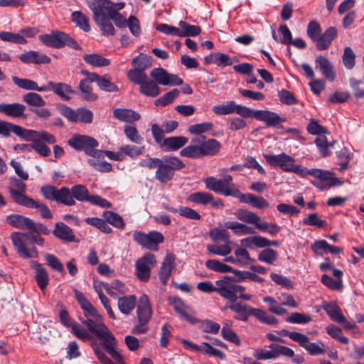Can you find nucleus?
<instances>
[{
    "mask_svg": "<svg viewBox=\"0 0 364 364\" xmlns=\"http://www.w3.org/2000/svg\"><path fill=\"white\" fill-rule=\"evenodd\" d=\"M80 306L86 317V319L82 321V323L88 328L92 333L103 342L107 353L119 364H123L120 353L115 349L117 342L114 336L102 323L101 316L96 309L89 301Z\"/></svg>",
    "mask_w": 364,
    "mask_h": 364,
    "instance_id": "1",
    "label": "nucleus"
},
{
    "mask_svg": "<svg viewBox=\"0 0 364 364\" xmlns=\"http://www.w3.org/2000/svg\"><path fill=\"white\" fill-rule=\"evenodd\" d=\"M307 176H311L318 180V182L313 183V184L321 191L328 189L333 186H341L342 184V182L334 176V173L333 172L323 169H309L304 167L301 177L305 178Z\"/></svg>",
    "mask_w": 364,
    "mask_h": 364,
    "instance_id": "2",
    "label": "nucleus"
},
{
    "mask_svg": "<svg viewBox=\"0 0 364 364\" xmlns=\"http://www.w3.org/2000/svg\"><path fill=\"white\" fill-rule=\"evenodd\" d=\"M264 157L272 166L279 167L285 172L294 173L300 177L302 175L304 166L296 164L295 159L285 153L278 155L266 154Z\"/></svg>",
    "mask_w": 364,
    "mask_h": 364,
    "instance_id": "3",
    "label": "nucleus"
},
{
    "mask_svg": "<svg viewBox=\"0 0 364 364\" xmlns=\"http://www.w3.org/2000/svg\"><path fill=\"white\" fill-rule=\"evenodd\" d=\"M68 144L77 151H84L89 156L100 157L101 151L97 149L98 141L87 135H75L68 141Z\"/></svg>",
    "mask_w": 364,
    "mask_h": 364,
    "instance_id": "4",
    "label": "nucleus"
},
{
    "mask_svg": "<svg viewBox=\"0 0 364 364\" xmlns=\"http://www.w3.org/2000/svg\"><path fill=\"white\" fill-rule=\"evenodd\" d=\"M215 284L216 292L231 302L237 300L238 293L245 290L244 287L235 284L232 278L228 276H225L223 279L217 280Z\"/></svg>",
    "mask_w": 364,
    "mask_h": 364,
    "instance_id": "5",
    "label": "nucleus"
},
{
    "mask_svg": "<svg viewBox=\"0 0 364 364\" xmlns=\"http://www.w3.org/2000/svg\"><path fill=\"white\" fill-rule=\"evenodd\" d=\"M72 196L78 201H87L101 208H110L111 203L98 195H90L84 185H75L71 188Z\"/></svg>",
    "mask_w": 364,
    "mask_h": 364,
    "instance_id": "6",
    "label": "nucleus"
},
{
    "mask_svg": "<svg viewBox=\"0 0 364 364\" xmlns=\"http://www.w3.org/2000/svg\"><path fill=\"white\" fill-rule=\"evenodd\" d=\"M133 239L139 245L150 250H157L159 245L164 240V237L160 232L150 231L147 234L140 231L133 233Z\"/></svg>",
    "mask_w": 364,
    "mask_h": 364,
    "instance_id": "7",
    "label": "nucleus"
},
{
    "mask_svg": "<svg viewBox=\"0 0 364 364\" xmlns=\"http://www.w3.org/2000/svg\"><path fill=\"white\" fill-rule=\"evenodd\" d=\"M28 235L19 232H13L11 235L12 243L15 247L18 254L23 259L37 258L38 252L35 247L27 248L26 247V240Z\"/></svg>",
    "mask_w": 364,
    "mask_h": 364,
    "instance_id": "8",
    "label": "nucleus"
},
{
    "mask_svg": "<svg viewBox=\"0 0 364 364\" xmlns=\"http://www.w3.org/2000/svg\"><path fill=\"white\" fill-rule=\"evenodd\" d=\"M156 263L155 256L152 253H146L135 263V272L137 278L141 282H147L150 278L151 269Z\"/></svg>",
    "mask_w": 364,
    "mask_h": 364,
    "instance_id": "9",
    "label": "nucleus"
},
{
    "mask_svg": "<svg viewBox=\"0 0 364 364\" xmlns=\"http://www.w3.org/2000/svg\"><path fill=\"white\" fill-rule=\"evenodd\" d=\"M9 182V193L11 198L16 204L23 206L31 198L25 194L26 183L16 177H11Z\"/></svg>",
    "mask_w": 364,
    "mask_h": 364,
    "instance_id": "10",
    "label": "nucleus"
},
{
    "mask_svg": "<svg viewBox=\"0 0 364 364\" xmlns=\"http://www.w3.org/2000/svg\"><path fill=\"white\" fill-rule=\"evenodd\" d=\"M213 112L216 115H228L237 114L239 116L247 118L249 107L237 105L235 101H228L225 104L215 105L212 108Z\"/></svg>",
    "mask_w": 364,
    "mask_h": 364,
    "instance_id": "11",
    "label": "nucleus"
},
{
    "mask_svg": "<svg viewBox=\"0 0 364 364\" xmlns=\"http://www.w3.org/2000/svg\"><path fill=\"white\" fill-rule=\"evenodd\" d=\"M150 76L156 84L165 86H175L183 84V80L176 75L168 73L166 70L161 68H154Z\"/></svg>",
    "mask_w": 364,
    "mask_h": 364,
    "instance_id": "12",
    "label": "nucleus"
},
{
    "mask_svg": "<svg viewBox=\"0 0 364 364\" xmlns=\"http://www.w3.org/2000/svg\"><path fill=\"white\" fill-rule=\"evenodd\" d=\"M89 9L93 13V19L98 21L102 17L107 16L115 5L109 0H86Z\"/></svg>",
    "mask_w": 364,
    "mask_h": 364,
    "instance_id": "13",
    "label": "nucleus"
},
{
    "mask_svg": "<svg viewBox=\"0 0 364 364\" xmlns=\"http://www.w3.org/2000/svg\"><path fill=\"white\" fill-rule=\"evenodd\" d=\"M38 39L46 46L61 48H63V43L67 40V33L54 30L50 33L40 35Z\"/></svg>",
    "mask_w": 364,
    "mask_h": 364,
    "instance_id": "14",
    "label": "nucleus"
},
{
    "mask_svg": "<svg viewBox=\"0 0 364 364\" xmlns=\"http://www.w3.org/2000/svg\"><path fill=\"white\" fill-rule=\"evenodd\" d=\"M248 117H254L265 122L269 127H275L282 122V118L275 112L269 110H252L249 108Z\"/></svg>",
    "mask_w": 364,
    "mask_h": 364,
    "instance_id": "15",
    "label": "nucleus"
},
{
    "mask_svg": "<svg viewBox=\"0 0 364 364\" xmlns=\"http://www.w3.org/2000/svg\"><path fill=\"white\" fill-rule=\"evenodd\" d=\"M152 308L149 297L143 294L139 297L136 314L139 323H148L152 316Z\"/></svg>",
    "mask_w": 364,
    "mask_h": 364,
    "instance_id": "16",
    "label": "nucleus"
},
{
    "mask_svg": "<svg viewBox=\"0 0 364 364\" xmlns=\"http://www.w3.org/2000/svg\"><path fill=\"white\" fill-rule=\"evenodd\" d=\"M202 156H214L221 148L220 143L215 139H206L205 136L197 137Z\"/></svg>",
    "mask_w": 364,
    "mask_h": 364,
    "instance_id": "17",
    "label": "nucleus"
},
{
    "mask_svg": "<svg viewBox=\"0 0 364 364\" xmlns=\"http://www.w3.org/2000/svg\"><path fill=\"white\" fill-rule=\"evenodd\" d=\"M26 109L24 105L18 102L0 104V113L9 117L26 119Z\"/></svg>",
    "mask_w": 364,
    "mask_h": 364,
    "instance_id": "18",
    "label": "nucleus"
},
{
    "mask_svg": "<svg viewBox=\"0 0 364 364\" xmlns=\"http://www.w3.org/2000/svg\"><path fill=\"white\" fill-rule=\"evenodd\" d=\"M205 187L217 193L223 194L225 196L237 197L240 196V191H230L225 188L223 186V182L220 179L215 178L214 177H208L204 181Z\"/></svg>",
    "mask_w": 364,
    "mask_h": 364,
    "instance_id": "19",
    "label": "nucleus"
},
{
    "mask_svg": "<svg viewBox=\"0 0 364 364\" xmlns=\"http://www.w3.org/2000/svg\"><path fill=\"white\" fill-rule=\"evenodd\" d=\"M19 60L26 64H49L51 61L50 57L46 54L36 50L26 51L19 55Z\"/></svg>",
    "mask_w": 364,
    "mask_h": 364,
    "instance_id": "20",
    "label": "nucleus"
},
{
    "mask_svg": "<svg viewBox=\"0 0 364 364\" xmlns=\"http://www.w3.org/2000/svg\"><path fill=\"white\" fill-rule=\"evenodd\" d=\"M316 68H318L322 75L329 81H333L336 78V73L333 66L331 62L322 55L318 56L315 60Z\"/></svg>",
    "mask_w": 364,
    "mask_h": 364,
    "instance_id": "21",
    "label": "nucleus"
},
{
    "mask_svg": "<svg viewBox=\"0 0 364 364\" xmlns=\"http://www.w3.org/2000/svg\"><path fill=\"white\" fill-rule=\"evenodd\" d=\"M6 223L18 229L30 230V228L33 227V220L29 218L23 216L18 214L9 215L6 218Z\"/></svg>",
    "mask_w": 364,
    "mask_h": 364,
    "instance_id": "22",
    "label": "nucleus"
},
{
    "mask_svg": "<svg viewBox=\"0 0 364 364\" xmlns=\"http://www.w3.org/2000/svg\"><path fill=\"white\" fill-rule=\"evenodd\" d=\"M175 267V257L173 255H167L161 264L159 273V279L162 284H166Z\"/></svg>",
    "mask_w": 364,
    "mask_h": 364,
    "instance_id": "23",
    "label": "nucleus"
},
{
    "mask_svg": "<svg viewBox=\"0 0 364 364\" xmlns=\"http://www.w3.org/2000/svg\"><path fill=\"white\" fill-rule=\"evenodd\" d=\"M24 133V140H36V139H38L41 141L49 144H53L56 141L55 137L46 131H36L26 129Z\"/></svg>",
    "mask_w": 364,
    "mask_h": 364,
    "instance_id": "24",
    "label": "nucleus"
},
{
    "mask_svg": "<svg viewBox=\"0 0 364 364\" xmlns=\"http://www.w3.org/2000/svg\"><path fill=\"white\" fill-rule=\"evenodd\" d=\"M188 141V138L183 136H171L164 139L160 147L165 151H176L186 144Z\"/></svg>",
    "mask_w": 364,
    "mask_h": 364,
    "instance_id": "25",
    "label": "nucleus"
},
{
    "mask_svg": "<svg viewBox=\"0 0 364 364\" xmlns=\"http://www.w3.org/2000/svg\"><path fill=\"white\" fill-rule=\"evenodd\" d=\"M53 232L60 240L68 242L75 241V237L73 230L63 223H56Z\"/></svg>",
    "mask_w": 364,
    "mask_h": 364,
    "instance_id": "26",
    "label": "nucleus"
},
{
    "mask_svg": "<svg viewBox=\"0 0 364 364\" xmlns=\"http://www.w3.org/2000/svg\"><path fill=\"white\" fill-rule=\"evenodd\" d=\"M243 203H248L252 207L263 209L269 207V203L262 197L256 196L251 193L242 194L240 191V196L237 197Z\"/></svg>",
    "mask_w": 364,
    "mask_h": 364,
    "instance_id": "27",
    "label": "nucleus"
},
{
    "mask_svg": "<svg viewBox=\"0 0 364 364\" xmlns=\"http://www.w3.org/2000/svg\"><path fill=\"white\" fill-rule=\"evenodd\" d=\"M225 308L229 309L233 312L237 314V316H235V318L245 321L250 316V311L252 307L245 304L237 302L235 301H232L229 304H226Z\"/></svg>",
    "mask_w": 364,
    "mask_h": 364,
    "instance_id": "28",
    "label": "nucleus"
},
{
    "mask_svg": "<svg viewBox=\"0 0 364 364\" xmlns=\"http://www.w3.org/2000/svg\"><path fill=\"white\" fill-rule=\"evenodd\" d=\"M113 117L121 122L132 123L138 121L140 114L130 109L117 108L113 110Z\"/></svg>",
    "mask_w": 364,
    "mask_h": 364,
    "instance_id": "29",
    "label": "nucleus"
},
{
    "mask_svg": "<svg viewBox=\"0 0 364 364\" xmlns=\"http://www.w3.org/2000/svg\"><path fill=\"white\" fill-rule=\"evenodd\" d=\"M31 264L36 270L35 279L36 283L40 289L44 291L49 282L48 272L43 265L38 262L33 261Z\"/></svg>",
    "mask_w": 364,
    "mask_h": 364,
    "instance_id": "30",
    "label": "nucleus"
},
{
    "mask_svg": "<svg viewBox=\"0 0 364 364\" xmlns=\"http://www.w3.org/2000/svg\"><path fill=\"white\" fill-rule=\"evenodd\" d=\"M336 34L337 31L334 27H330L326 29L316 41L317 49L319 50H326L336 36Z\"/></svg>",
    "mask_w": 364,
    "mask_h": 364,
    "instance_id": "31",
    "label": "nucleus"
},
{
    "mask_svg": "<svg viewBox=\"0 0 364 364\" xmlns=\"http://www.w3.org/2000/svg\"><path fill=\"white\" fill-rule=\"evenodd\" d=\"M204 63L206 65L215 64L218 66L225 67L232 65L230 57L222 53H211L204 58Z\"/></svg>",
    "mask_w": 364,
    "mask_h": 364,
    "instance_id": "32",
    "label": "nucleus"
},
{
    "mask_svg": "<svg viewBox=\"0 0 364 364\" xmlns=\"http://www.w3.org/2000/svg\"><path fill=\"white\" fill-rule=\"evenodd\" d=\"M136 297L134 295L124 296L118 298L117 306L120 312L129 315L135 308Z\"/></svg>",
    "mask_w": 364,
    "mask_h": 364,
    "instance_id": "33",
    "label": "nucleus"
},
{
    "mask_svg": "<svg viewBox=\"0 0 364 364\" xmlns=\"http://www.w3.org/2000/svg\"><path fill=\"white\" fill-rule=\"evenodd\" d=\"M224 227L231 230L235 235L239 236L254 235L255 233L254 228L252 227L237 221H227L224 223Z\"/></svg>",
    "mask_w": 364,
    "mask_h": 364,
    "instance_id": "34",
    "label": "nucleus"
},
{
    "mask_svg": "<svg viewBox=\"0 0 364 364\" xmlns=\"http://www.w3.org/2000/svg\"><path fill=\"white\" fill-rule=\"evenodd\" d=\"M52 91L57 95L63 101H68L71 95L74 94V90L72 87L63 82L54 83L50 81Z\"/></svg>",
    "mask_w": 364,
    "mask_h": 364,
    "instance_id": "35",
    "label": "nucleus"
},
{
    "mask_svg": "<svg viewBox=\"0 0 364 364\" xmlns=\"http://www.w3.org/2000/svg\"><path fill=\"white\" fill-rule=\"evenodd\" d=\"M95 82L94 77L85 78L80 82L79 88L82 97L87 101H95L97 99V95L92 92V83Z\"/></svg>",
    "mask_w": 364,
    "mask_h": 364,
    "instance_id": "36",
    "label": "nucleus"
},
{
    "mask_svg": "<svg viewBox=\"0 0 364 364\" xmlns=\"http://www.w3.org/2000/svg\"><path fill=\"white\" fill-rule=\"evenodd\" d=\"M25 129L18 125L0 120V135L4 137L9 136L10 133L13 132L23 139Z\"/></svg>",
    "mask_w": 364,
    "mask_h": 364,
    "instance_id": "37",
    "label": "nucleus"
},
{
    "mask_svg": "<svg viewBox=\"0 0 364 364\" xmlns=\"http://www.w3.org/2000/svg\"><path fill=\"white\" fill-rule=\"evenodd\" d=\"M174 176V172L172 171L161 159L159 163L156 171L155 173V178L161 183H166L170 181Z\"/></svg>",
    "mask_w": 364,
    "mask_h": 364,
    "instance_id": "38",
    "label": "nucleus"
},
{
    "mask_svg": "<svg viewBox=\"0 0 364 364\" xmlns=\"http://www.w3.org/2000/svg\"><path fill=\"white\" fill-rule=\"evenodd\" d=\"M304 340L299 343V345L304 348L309 355H318L323 354L325 352L324 344L323 343H309V338L307 336L303 334Z\"/></svg>",
    "mask_w": 364,
    "mask_h": 364,
    "instance_id": "39",
    "label": "nucleus"
},
{
    "mask_svg": "<svg viewBox=\"0 0 364 364\" xmlns=\"http://www.w3.org/2000/svg\"><path fill=\"white\" fill-rule=\"evenodd\" d=\"M92 76L94 77L97 86L103 91L114 92L119 90L118 87L111 82L108 75L100 76L97 74H92Z\"/></svg>",
    "mask_w": 364,
    "mask_h": 364,
    "instance_id": "40",
    "label": "nucleus"
},
{
    "mask_svg": "<svg viewBox=\"0 0 364 364\" xmlns=\"http://www.w3.org/2000/svg\"><path fill=\"white\" fill-rule=\"evenodd\" d=\"M100 157L90 156L87 159L88 164L95 170L100 172H109L112 171V166L109 163L104 160L103 151L100 150Z\"/></svg>",
    "mask_w": 364,
    "mask_h": 364,
    "instance_id": "41",
    "label": "nucleus"
},
{
    "mask_svg": "<svg viewBox=\"0 0 364 364\" xmlns=\"http://www.w3.org/2000/svg\"><path fill=\"white\" fill-rule=\"evenodd\" d=\"M125 4L124 2H120L115 4L109 15L107 16L111 20H112L114 24L119 28H125L127 26V21L126 18L119 13H118L119 10H121L124 8Z\"/></svg>",
    "mask_w": 364,
    "mask_h": 364,
    "instance_id": "42",
    "label": "nucleus"
},
{
    "mask_svg": "<svg viewBox=\"0 0 364 364\" xmlns=\"http://www.w3.org/2000/svg\"><path fill=\"white\" fill-rule=\"evenodd\" d=\"M180 155L183 157L200 159L202 156L197 137L191 140V144L182 149Z\"/></svg>",
    "mask_w": 364,
    "mask_h": 364,
    "instance_id": "43",
    "label": "nucleus"
},
{
    "mask_svg": "<svg viewBox=\"0 0 364 364\" xmlns=\"http://www.w3.org/2000/svg\"><path fill=\"white\" fill-rule=\"evenodd\" d=\"M178 25L181 29L178 28L177 36H196L201 33V29L199 26L191 25L186 21H180Z\"/></svg>",
    "mask_w": 364,
    "mask_h": 364,
    "instance_id": "44",
    "label": "nucleus"
},
{
    "mask_svg": "<svg viewBox=\"0 0 364 364\" xmlns=\"http://www.w3.org/2000/svg\"><path fill=\"white\" fill-rule=\"evenodd\" d=\"M139 91L145 96L155 97L160 94L161 90L154 80L146 79L140 85Z\"/></svg>",
    "mask_w": 364,
    "mask_h": 364,
    "instance_id": "45",
    "label": "nucleus"
},
{
    "mask_svg": "<svg viewBox=\"0 0 364 364\" xmlns=\"http://www.w3.org/2000/svg\"><path fill=\"white\" fill-rule=\"evenodd\" d=\"M82 58L86 63L93 67L102 68L110 64L109 59L97 53L85 54Z\"/></svg>",
    "mask_w": 364,
    "mask_h": 364,
    "instance_id": "46",
    "label": "nucleus"
},
{
    "mask_svg": "<svg viewBox=\"0 0 364 364\" xmlns=\"http://www.w3.org/2000/svg\"><path fill=\"white\" fill-rule=\"evenodd\" d=\"M28 208H36L38 210L42 218L50 219L53 216L48 207L39 200L30 198V200L23 205Z\"/></svg>",
    "mask_w": 364,
    "mask_h": 364,
    "instance_id": "47",
    "label": "nucleus"
},
{
    "mask_svg": "<svg viewBox=\"0 0 364 364\" xmlns=\"http://www.w3.org/2000/svg\"><path fill=\"white\" fill-rule=\"evenodd\" d=\"M71 20L75 26L85 32L90 31L88 18L81 11H75L71 14Z\"/></svg>",
    "mask_w": 364,
    "mask_h": 364,
    "instance_id": "48",
    "label": "nucleus"
},
{
    "mask_svg": "<svg viewBox=\"0 0 364 364\" xmlns=\"http://www.w3.org/2000/svg\"><path fill=\"white\" fill-rule=\"evenodd\" d=\"M55 201L68 206L75 205V200L72 196L71 189L70 190L66 187H62L58 189Z\"/></svg>",
    "mask_w": 364,
    "mask_h": 364,
    "instance_id": "49",
    "label": "nucleus"
},
{
    "mask_svg": "<svg viewBox=\"0 0 364 364\" xmlns=\"http://www.w3.org/2000/svg\"><path fill=\"white\" fill-rule=\"evenodd\" d=\"M328 316L335 322L344 321V316L340 307L335 303H328L323 306Z\"/></svg>",
    "mask_w": 364,
    "mask_h": 364,
    "instance_id": "50",
    "label": "nucleus"
},
{
    "mask_svg": "<svg viewBox=\"0 0 364 364\" xmlns=\"http://www.w3.org/2000/svg\"><path fill=\"white\" fill-rule=\"evenodd\" d=\"M172 304L174 309L187 321L194 323L195 318L188 312V308L178 298L173 299Z\"/></svg>",
    "mask_w": 364,
    "mask_h": 364,
    "instance_id": "51",
    "label": "nucleus"
},
{
    "mask_svg": "<svg viewBox=\"0 0 364 364\" xmlns=\"http://www.w3.org/2000/svg\"><path fill=\"white\" fill-rule=\"evenodd\" d=\"M103 218L106 222L118 229H124L125 223L123 218L117 213L112 211H105Z\"/></svg>",
    "mask_w": 364,
    "mask_h": 364,
    "instance_id": "52",
    "label": "nucleus"
},
{
    "mask_svg": "<svg viewBox=\"0 0 364 364\" xmlns=\"http://www.w3.org/2000/svg\"><path fill=\"white\" fill-rule=\"evenodd\" d=\"M235 215L238 220L247 224H252L255 225V223L259 221V215L247 210H237L235 213Z\"/></svg>",
    "mask_w": 364,
    "mask_h": 364,
    "instance_id": "53",
    "label": "nucleus"
},
{
    "mask_svg": "<svg viewBox=\"0 0 364 364\" xmlns=\"http://www.w3.org/2000/svg\"><path fill=\"white\" fill-rule=\"evenodd\" d=\"M0 39L4 42L25 45L27 40L20 33L9 31H0Z\"/></svg>",
    "mask_w": 364,
    "mask_h": 364,
    "instance_id": "54",
    "label": "nucleus"
},
{
    "mask_svg": "<svg viewBox=\"0 0 364 364\" xmlns=\"http://www.w3.org/2000/svg\"><path fill=\"white\" fill-rule=\"evenodd\" d=\"M262 236L252 235L240 240V245L245 249L262 248Z\"/></svg>",
    "mask_w": 364,
    "mask_h": 364,
    "instance_id": "55",
    "label": "nucleus"
},
{
    "mask_svg": "<svg viewBox=\"0 0 364 364\" xmlns=\"http://www.w3.org/2000/svg\"><path fill=\"white\" fill-rule=\"evenodd\" d=\"M274 343H271L269 346V350L263 348H257L254 351L253 356L259 360H266L276 359L275 348L272 347Z\"/></svg>",
    "mask_w": 364,
    "mask_h": 364,
    "instance_id": "56",
    "label": "nucleus"
},
{
    "mask_svg": "<svg viewBox=\"0 0 364 364\" xmlns=\"http://www.w3.org/2000/svg\"><path fill=\"white\" fill-rule=\"evenodd\" d=\"M263 301L267 303L269 310L276 315H284L287 313V311L282 306L279 301H277L271 296L263 297Z\"/></svg>",
    "mask_w": 364,
    "mask_h": 364,
    "instance_id": "57",
    "label": "nucleus"
},
{
    "mask_svg": "<svg viewBox=\"0 0 364 364\" xmlns=\"http://www.w3.org/2000/svg\"><path fill=\"white\" fill-rule=\"evenodd\" d=\"M23 100L28 105L31 107H43L46 105V101L38 93L28 92L23 96Z\"/></svg>",
    "mask_w": 364,
    "mask_h": 364,
    "instance_id": "58",
    "label": "nucleus"
},
{
    "mask_svg": "<svg viewBox=\"0 0 364 364\" xmlns=\"http://www.w3.org/2000/svg\"><path fill=\"white\" fill-rule=\"evenodd\" d=\"M277 252L271 248H266L258 255V260L268 264H273L277 260Z\"/></svg>",
    "mask_w": 364,
    "mask_h": 364,
    "instance_id": "59",
    "label": "nucleus"
},
{
    "mask_svg": "<svg viewBox=\"0 0 364 364\" xmlns=\"http://www.w3.org/2000/svg\"><path fill=\"white\" fill-rule=\"evenodd\" d=\"M209 236L214 242L220 241L225 243H230V234L225 229L213 228L209 232Z\"/></svg>",
    "mask_w": 364,
    "mask_h": 364,
    "instance_id": "60",
    "label": "nucleus"
},
{
    "mask_svg": "<svg viewBox=\"0 0 364 364\" xmlns=\"http://www.w3.org/2000/svg\"><path fill=\"white\" fill-rule=\"evenodd\" d=\"M205 267L210 270L220 273L232 272V268L230 266L216 259L207 260L205 262Z\"/></svg>",
    "mask_w": 364,
    "mask_h": 364,
    "instance_id": "61",
    "label": "nucleus"
},
{
    "mask_svg": "<svg viewBox=\"0 0 364 364\" xmlns=\"http://www.w3.org/2000/svg\"><path fill=\"white\" fill-rule=\"evenodd\" d=\"M178 95L179 90L177 89H173L166 92L162 97L156 99L154 102V105L156 106L165 107L172 103L174 101V100L178 96Z\"/></svg>",
    "mask_w": 364,
    "mask_h": 364,
    "instance_id": "62",
    "label": "nucleus"
},
{
    "mask_svg": "<svg viewBox=\"0 0 364 364\" xmlns=\"http://www.w3.org/2000/svg\"><path fill=\"white\" fill-rule=\"evenodd\" d=\"M134 68L145 70L151 65V58L147 55L141 53L132 60Z\"/></svg>",
    "mask_w": 364,
    "mask_h": 364,
    "instance_id": "63",
    "label": "nucleus"
},
{
    "mask_svg": "<svg viewBox=\"0 0 364 364\" xmlns=\"http://www.w3.org/2000/svg\"><path fill=\"white\" fill-rule=\"evenodd\" d=\"M124 132L127 138L136 144H140L143 141V137L139 134L138 130L134 125H125Z\"/></svg>",
    "mask_w": 364,
    "mask_h": 364,
    "instance_id": "64",
    "label": "nucleus"
}]
</instances>
